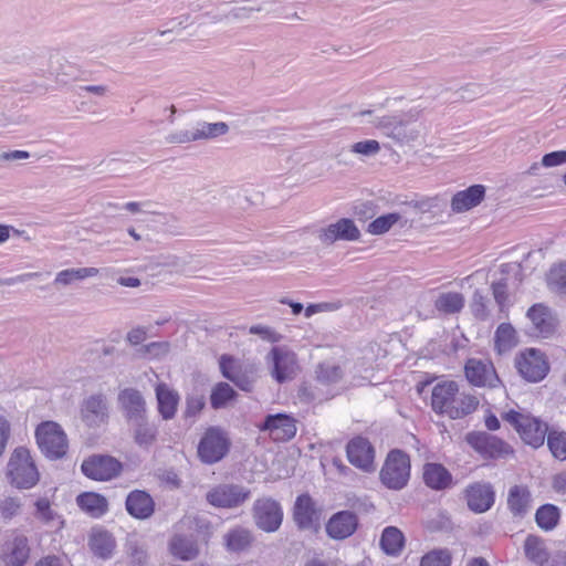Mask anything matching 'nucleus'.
I'll return each mask as SVG.
<instances>
[{
    "label": "nucleus",
    "mask_w": 566,
    "mask_h": 566,
    "mask_svg": "<svg viewBox=\"0 0 566 566\" xmlns=\"http://www.w3.org/2000/svg\"><path fill=\"white\" fill-rule=\"evenodd\" d=\"M219 367L222 376L243 391H251L258 379V367L254 363L227 354L220 357Z\"/></svg>",
    "instance_id": "nucleus-5"
},
{
    "label": "nucleus",
    "mask_w": 566,
    "mask_h": 566,
    "mask_svg": "<svg viewBox=\"0 0 566 566\" xmlns=\"http://www.w3.org/2000/svg\"><path fill=\"white\" fill-rule=\"evenodd\" d=\"M422 478L424 484L432 490H444L452 483L451 473L440 463H426Z\"/></svg>",
    "instance_id": "nucleus-30"
},
{
    "label": "nucleus",
    "mask_w": 566,
    "mask_h": 566,
    "mask_svg": "<svg viewBox=\"0 0 566 566\" xmlns=\"http://www.w3.org/2000/svg\"><path fill=\"white\" fill-rule=\"evenodd\" d=\"M410 458L406 452L391 450L380 470V481L390 490H401L410 479Z\"/></svg>",
    "instance_id": "nucleus-4"
},
{
    "label": "nucleus",
    "mask_w": 566,
    "mask_h": 566,
    "mask_svg": "<svg viewBox=\"0 0 566 566\" xmlns=\"http://www.w3.org/2000/svg\"><path fill=\"white\" fill-rule=\"evenodd\" d=\"M231 440L228 432L220 427H209L198 444V457L205 464L221 461L229 452Z\"/></svg>",
    "instance_id": "nucleus-6"
},
{
    "label": "nucleus",
    "mask_w": 566,
    "mask_h": 566,
    "mask_svg": "<svg viewBox=\"0 0 566 566\" xmlns=\"http://www.w3.org/2000/svg\"><path fill=\"white\" fill-rule=\"evenodd\" d=\"M566 164V150H555L542 157L541 165L546 168Z\"/></svg>",
    "instance_id": "nucleus-56"
},
{
    "label": "nucleus",
    "mask_w": 566,
    "mask_h": 566,
    "mask_svg": "<svg viewBox=\"0 0 566 566\" xmlns=\"http://www.w3.org/2000/svg\"><path fill=\"white\" fill-rule=\"evenodd\" d=\"M97 273L98 270L96 268L66 269L56 274L54 283L60 285H70L75 281L95 276Z\"/></svg>",
    "instance_id": "nucleus-41"
},
{
    "label": "nucleus",
    "mask_w": 566,
    "mask_h": 566,
    "mask_svg": "<svg viewBox=\"0 0 566 566\" xmlns=\"http://www.w3.org/2000/svg\"><path fill=\"white\" fill-rule=\"evenodd\" d=\"M464 440L483 459H496L512 451L506 442L485 431H470Z\"/></svg>",
    "instance_id": "nucleus-11"
},
{
    "label": "nucleus",
    "mask_w": 566,
    "mask_h": 566,
    "mask_svg": "<svg viewBox=\"0 0 566 566\" xmlns=\"http://www.w3.org/2000/svg\"><path fill=\"white\" fill-rule=\"evenodd\" d=\"M464 499L470 511L481 514L494 505L495 492L489 482H474L464 489Z\"/></svg>",
    "instance_id": "nucleus-15"
},
{
    "label": "nucleus",
    "mask_w": 566,
    "mask_h": 566,
    "mask_svg": "<svg viewBox=\"0 0 566 566\" xmlns=\"http://www.w3.org/2000/svg\"><path fill=\"white\" fill-rule=\"evenodd\" d=\"M268 358L272 361V376L277 382L282 384L293 378L297 367L296 356L293 352L283 347H273Z\"/></svg>",
    "instance_id": "nucleus-20"
},
{
    "label": "nucleus",
    "mask_w": 566,
    "mask_h": 566,
    "mask_svg": "<svg viewBox=\"0 0 566 566\" xmlns=\"http://www.w3.org/2000/svg\"><path fill=\"white\" fill-rule=\"evenodd\" d=\"M146 338V332L144 328L137 327L128 332L127 340L132 345H138L143 343Z\"/></svg>",
    "instance_id": "nucleus-63"
},
{
    "label": "nucleus",
    "mask_w": 566,
    "mask_h": 566,
    "mask_svg": "<svg viewBox=\"0 0 566 566\" xmlns=\"http://www.w3.org/2000/svg\"><path fill=\"white\" fill-rule=\"evenodd\" d=\"M381 549L390 556H397L401 553L405 545V536L396 526H387L380 536Z\"/></svg>",
    "instance_id": "nucleus-34"
},
{
    "label": "nucleus",
    "mask_w": 566,
    "mask_h": 566,
    "mask_svg": "<svg viewBox=\"0 0 566 566\" xmlns=\"http://www.w3.org/2000/svg\"><path fill=\"white\" fill-rule=\"evenodd\" d=\"M30 158V153L25 150H11L0 154V160H22Z\"/></svg>",
    "instance_id": "nucleus-62"
},
{
    "label": "nucleus",
    "mask_w": 566,
    "mask_h": 566,
    "mask_svg": "<svg viewBox=\"0 0 566 566\" xmlns=\"http://www.w3.org/2000/svg\"><path fill=\"white\" fill-rule=\"evenodd\" d=\"M128 424L133 428L134 441L140 448H149L156 441L158 430L154 423L149 422L148 417Z\"/></svg>",
    "instance_id": "nucleus-35"
},
{
    "label": "nucleus",
    "mask_w": 566,
    "mask_h": 566,
    "mask_svg": "<svg viewBox=\"0 0 566 566\" xmlns=\"http://www.w3.org/2000/svg\"><path fill=\"white\" fill-rule=\"evenodd\" d=\"M118 405L127 423L148 417L147 403L142 392L135 388H125L118 394Z\"/></svg>",
    "instance_id": "nucleus-17"
},
{
    "label": "nucleus",
    "mask_w": 566,
    "mask_h": 566,
    "mask_svg": "<svg viewBox=\"0 0 566 566\" xmlns=\"http://www.w3.org/2000/svg\"><path fill=\"white\" fill-rule=\"evenodd\" d=\"M346 454L350 464L365 471L375 470V449L368 439L364 437H355L348 441L346 446Z\"/></svg>",
    "instance_id": "nucleus-16"
},
{
    "label": "nucleus",
    "mask_w": 566,
    "mask_h": 566,
    "mask_svg": "<svg viewBox=\"0 0 566 566\" xmlns=\"http://www.w3.org/2000/svg\"><path fill=\"white\" fill-rule=\"evenodd\" d=\"M523 548L524 554L530 562L537 566H552V558H549V553L544 538L534 534H528L524 541Z\"/></svg>",
    "instance_id": "nucleus-28"
},
{
    "label": "nucleus",
    "mask_w": 566,
    "mask_h": 566,
    "mask_svg": "<svg viewBox=\"0 0 566 566\" xmlns=\"http://www.w3.org/2000/svg\"><path fill=\"white\" fill-rule=\"evenodd\" d=\"M532 495L523 485H514L509 490L507 507L514 517H523L530 510Z\"/></svg>",
    "instance_id": "nucleus-31"
},
{
    "label": "nucleus",
    "mask_w": 566,
    "mask_h": 566,
    "mask_svg": "<svg viewBox=\"0 0 566 566\" xmlns=\"http://www.w3.org/2000/svg\"><path fill=\"white\" fill-rule=\"evenodd\" d=\"M491 290H492L494 301L497 304L500 312L501 313L505 312L507 310V301H509L506 281L500 280L497 282H493L491 285Z\"/></svg>",
    "instance_id": "nucleus-52"
},
{
    "label": "nucleus",
    "mask_w": 566,
    "mask_h": 566,
    "mask_svg": "<svg viewBox=\"0 0 566 566\" xmlns=\"http://www.w3.org/2000/svg\"><path fill=\"white\" fill-rule=\"evenodd\" d=\"M504 421L509 422L520 434L521 439L528 446L537 449L545 442L548 432V424L542 419L532 416L530 412L509 410L502 415Z\"/></svg>",
    "instance_id": "nucleus-2"
},
{
    "label": "nucleus",
    "mask_w": 566,
    "mask_h": 566,
    "mask_svg": "<svg viewBox=\"0 0 566 566\" xmlns=\"http://www.w3.org/2000/svg\"><path fill=\"white\" fill-rule=\"evenodd\" d=\"M485 196V188L482 185H473L465 190L457 192L451 200V208L454 212H463L476 207Z\"/></svg>",
    "instance_id": "nucleus-27"
},
{
    "label": "nucleus",
    "mask_w": 566,
    "mask_h": 566,
    "mask_svg": "<svg viewBox=\"0 0 566 566\" xmlns=\"http://www.w3.org/2000/svg\"><path fill=\"white\" fill-rule=\"evenodd\" d=\"M125 507L130 516L137 520H147L155 512V501L146 491L134 490L128 493Z\"/></svg>",
    "instance_id": "nucleus-25"
},
{
    "label": "nucleus",
    "mask_w": 566,
    "mask_h": 566,
    "mask_svg": "<svg viewBox=\"0 0 566 566\" xmlns=\"http://www.w3.org/2000/svg\"><path fill=\"white\" fill-rule=\"evenodd\" d=\"M319 517L321 513L308 494H302L296 497L293 509V518L298 528L310 530L318 524Z\"/></svg>",
    "instance_id": "nucleus-24"
},
{
    "label": "nucleus",
    "mask_w": 566,
    "mask_h": 566,
    "mask_svg": "<svg viewBox=\"0 0 566 566\" xmlns=\"http://www.w3.org/2000/svg\"><path fill=\"white\" fill-rule=\"evenodd\" d=\"M298 396L301 399L310 402L314 400H323V397L318 396L312 388L303 386L298 391Z\"/></svg>",
    "instance_id": "nucleus-64"
},
{
    "label": "nucleus",
    "mask_w": 566,
    "mask_h": 566,
    "mask_svg": "<svg viewBox=\"0 0 566 566\" xmlns=\"http://www.w3.org/2000/svg\"><path fill=\"white\" fill-rule=\"evenodd\" d=\"M386 136L398 142H407L415 138L413 133L408 130L407 122L398 115L377 117L371 122Z\"/></svg>",
    "instance_id": "nucleus-26"
},
{
    "label": "nucleus",
    "mask_w": 566,
    "mask_h": 566,
    "mask_svg": "<svg viewBox=\"0 0 566 566\" xmlns=\"http://www.w3.org/2000/svg\"><path fill=\"white\" fill-rule=\"evenodd\" d=\"M90 547L93 554L102 559L112 557L115 548V539L106 531H98L91 535Z\"/></svg>",
    "instance_id": "nucleus-36"
},
{
    "label": "nucleus",
    "mask_w": 566,
    "mask_h": 566,
    "mask_svg": "<svg viewBox=\"0 0 566 566\" xmlns=\"http://www.w3.org/2000/svg\"><path fill=\"white\" fill-rule=\"evenodd\" d=\"M1 557L6 566H24L30 557L28 537L13 531L3 544Z\"/></svg>",
    "instance_id": "nucleus-18"
},
{
    "label": "nucleus",
    "mask_w": 566,
    "mask_h": 566,
    "mask_svg": "<svg viewBox=\"0 0 566 566\" xmlns=\"http://www.w3.org/2000/svg\"><path fill=\"white\" fill-rule=\"evenodd\" d=\"M526 316L531 321L530 335L547 338L554 334L556 323L547 306L541 303L534 304L528 308Z\"/></svg>",
    "instance_id": "nucleus-19"
},
{
    "label": "nucleus",
    "mask_w": 566,
    "mask_h": 566,
    "mask_svg": "<svg viewBox=\"0 0 566 566\" xmlns=\"http://www.w3.org/2000/svg\"><path fill=\"white\" fill-rule=\"evenodd\" d=\"M107 398L103 394L91 395L81 405V419L90 428H98L108 421Z\"/></svg>",
    "instance_id": "nucleus-14"
},
{
    "label": "nucleus",
    "mask_w": 566,
    "mask_h": 566,
    "mask_svg": "<svg viewBox=\"0 0 566 566\" xmlns=\"http://www.w3.org/2000/svg\"><path fill=\"white\" fill-rule=\"evenodd\" d=\"M464 306V297L458 292L441 293L434 301L437 311L443 314L459 313Z\"/></svg>",
    "instance_id": "nucleus-38"
},
{
    "label": "nucleus",
    "mask_w": 566,
    "mask_h": 566,
    "mask_svg": "<svg viewBox=\"0 0 566 566\" xmlns=\"http://www.w3.org/2000/svg\"><path fill=\"white\" fill-rule=\"evenodd\" d=\"M451 554L448 549H433L422 556L420 566H450Z\"/></svg>",
    "instance_id": "nucleus-51"
},
{
    "label": "nucleus",
    "mask_w": 566,
    "mask_h": 566,
    "mask_svg": "<svg viewBox=\"0 0 566 566\" xmlns=\"http://www.w3.org/2000/svg\"><path fill=\"white\" fill-rule=\"evenodd\" d=\"M22 510V501L18 496H6L0 500V517L8 523L18 516Z\"/></svg>",
    "instance_id": "nucleus-50"
},
{
    "label": "nucleus",
    "mask_w": 566,
    "mask_h": 566,
    "mask_svg": "<svg viewBox=\"0 0 566 566\" xmlns=\"http://www.w3.org/2000/svg\"><path fill=\"white\" fill-rule=\"evenodd\" d=\"M205 405V397L201 395L187 397L185 416L187 418L196 417L203 409Z\"/></svg>",
    "instance_id": "nucleus-55"
},
{
    "label": "nucleus",
    "mask_w": 566,
    "mask_h": 566,
    "mask_svg": "<svg viewBox=\"0 0 566 566\" xmlns=\"http://www.w3.org/2000/svg\"><path fill=\"white\" fill-rule=\"evenodd\" d=\"M318 238L326 244H332L337 240L357 241L360 238V231L352 219L342 218L322 229Z\"/></svg>",
    "instance_id": "nucleus-22"
},
{
    "label": "nucleus",
    "mask_w": 566,
    "mask_h": 566,
    "mask_svg": "<svg viewBox=\"0 0 566 566\" xmlns=\"http://www.w3.org/2000/svg\"><path fill=\"white\" fill-rule=\"evenodd\" d=\"M237 391L228 384L220 381L211 390L210 403L216 410L224 408L237 398Z\"/></svg>",
    "instance_id": "nucleus-40"
},
{
    "label": "nucleus",
    "mask_w": 566,
    "mask_h": 566,
    "mask_svg": "<svg viewBox=\"0 0 566 566\" xmlns=\"http://www.w3.org/2000/svg\"><path fill=\"white\" fill-rule=\"evenodd\" d=\"M189 18L190 15L189 14H182V15H179L177 18H174L171 20H169L166 24L169 25V28H167L166 30H160L159 31V34L160 35H166L170 32H174L175 30H182L186 28L188 21H189Z\"/></svg>",
    "instance_id": "nucleus-58"
},
{
    "label": "nucleus",
    "mask_w": 566,
    "mask_h": 566,
    "mask_svg": "<svg viewBox=\"0 0 566 566\" xmlns=\"http://www.w3.org/2000/svg\"><path fill=\"white\" fill-rule=\"evenodd\" d=\"M251 496V491L240 484L223 483L212 488L206 500L216 507L234 509L242 505Z\"/></svg>",
    "instance_id": "nucleus-10"
},
{
    "label": "nucleus",
    "mask_w": 566,
    "mask_h": 566,
    "mask_svg": "<svg viewBox=\"0 0 566 566\" xmlns=\"http://www.w3.org/2000/svg\"><path fill=\"white\" fill-rule=\"evenodd\" d=\"M171 553L182 560L193 559L198 549L192 541L182 535H176L170 543Z\"/></svg>",
    "instance_id": "nucleus-42"
},
{
    "label": "nucleus",
    "mask_w": 566,
    "mask_h": 566,
    "mask_svg": "<svg viewBox=\"0 0 566 566\" xmlns=\"http://www.w3.org/2000/svg\"><path fill=\"white\" fill-rule=\"evenodd\" d=\"M464 374L468 381L474 387L494 389L502 386L495 367L489 359L469 358L464 366Z\"/></svg>",
    "instance_id": "nucleus-12"
},
{
    "label": "nucleus",
    "mask_w": 566,
    "mask_h": 566,
    "mask_svg": "<svg viewBox=\"0 0 566 566\" xmlns=\"http://www.w3.org/2000/svg\"><path fill=\"white\" fill-rule=\"evenodd\" d=\"M7 475L11 485L20 490L31 489L39 482V471L27 448L18 447L13 450Z\"/></svg>",
    "instance_id": "nucleus-3"
},
{
    "label": "nucleus",
    "mask_w": 566,
    "mask_h": 566,
    "mask_svg": "<svg viewBox=\"0 0 566 566\" xmlns=\"http://www.w3.org/2000/svg\"><path fill=\"white\" fill-rule=\"evenodd\" d=\"M380 150V145L375 139H367L355 143L350 146V151L363 156H374Z\"/></svg>",
    "instance_id": "nucleus-54"
},
{
    "label": "nucleus",
    "mask_w": 566,
    "mask_h": 566,
    "mask_svg": "<svg viewBox=\"0 0 566 566\" xmlns=\"http://www.w3.org/2000/svg\"><path fill=\"white\" fill-rule=\"evenodd\" d=\"M358 527V517L350 511H340L332 515L326 524V533L333 539H345Z\"/></svg>",
    "instance_id": "nucleus-23"
},
{
    "label": "nucleus",
    "mask_w": 566,
    "mask_h": 566,
    "mask_svg": "<svg viewBox=\"0 0 566 566\" xmlns=\"http://www.w3.org/2000/svg\"><path fill=\"white\" fill-rule=\"evenodd\" d=\"M342 369L332 364H319L316 369V381L323 386H329L340 380Z\"/></svg>",
    "instance_id": "nucleus-48"
},
{
    "label": "nucleus",
    "mask_w": 566,
    "mask_h": 566,
    "mask_svg": "<svg viewBox=\"0 0 566 566\" xmlns=\"http://www.w3.org/2000/svg\"><path fill=\"white\" fill-rule=\"evenodd\" d=\"M484 87L480 84L470 83L461 88V97L464 99L472 101L478 95L483 94Z\"/></svg>",
    "instance_id": "nucleus-60"
},
{
    "label": "nucleus",
    "mask_w": 566,
    "mask_h": 566,
    "mask_svg": "<svg viewBox=\"0 0 566 566\" xmlns=\"http://www.w3.org/2000/svg\"><path fill=\"white\" fill-rule=\"evenodd\" d=\"M41 276V273L39 272H29V273H23V274H20V275H17V276H12V277H7V279H0V285H14V284H18V283H24V282H28L30 280H33V279H36Z\"/></svg>",
    "instance_id": "nucleus-59"
},
{
    "label": "nucleus",
    "mask_w": 566,
    "mask_h": 566,
    "mask_svg": "<svg viewBox=\"0 0 566 566\" xmlns=\"http://www.w3.org/2000/svg\"><path fill=\"white\" fill-rule=\"evenodd\" d=\"M165 140L168 144H188L191 142H197L195 126L190 129H179L169 133Z\"/></svg>",
    "instance_id": "nucleus-53"
},
{
    "label": "nucleus",
    "mask_w": 566,
    "mask_h": 566,
    "mask_svg": "<svg viewBox=\"0 0 566 566\" xmlns=\"http://www.w3.org/2000/svg\"><path fill=\"white\" fill-rule=\"evenodd\" d=\"M490 300L480 290H475L470 304L473 316L479 321H488L490 318L489 310Z\"/></svg>",
    "instance_id": "nucleus-49"
},
{
    "label": "nucleus",
    "mask_w": 566,
    "mask_h": 566,
    "mask_svg": "<svg viewBox=\"0 0 566 566\" xmlns=\"http://www.w3.org/2000/svg\"><path fill=\"white\" fill-rule=\"evenodd\" d=\"M36 443L42 453L52 460L61 459L67 451L66 434L60 424L45 421L35 430Z\"/></svg>",
    "instance_id": "nucleus-7"
},
{
    "label": "nucleus",
    "mask_w": 566,
    "mask_h": 566,
    "mask_svg": "<svg viewBox=\"0 0 566 566\" xmlns=\"http://www.w3.org/2000/svg\"><path fill=\"white\" fill-rule=\"evenodd\" d=\"M479 403V399L474 395L460 391L459 384L454 380L439 381L432 387V410L450 419H462L473 413Z\"/></svg>",
    "instance_id": "nucleus-1"
},
{
    "label": "nucleus",
    "mask_w": 566,
    "mask_h": 566,
    "mask_svg": "<svg viewBox=\"0 0 566 566\" xmlns=\"http://www.w3.org/2000/svg\"><path fill=\"white\" fill-rule=\"evenodd\" d=\"M547 286L557 294H566V262L554 264L549 269Z\"/></svg>",
    "instance_id": "nucleus-44"
},
{
    "label": "nucleus",
    "mask_w": 566,
    "mask_h": 566,
    "mask_svg": "<svg viewBox=\"0 0 566 566\" xmlns=\"http://www.w3.org/2000/svg\"><path fill=\"white\" fill-rule=\"evenodd\" d=\"M81 470L88 479L108 481L120 473L122 463L111 455L97 454L85 459Z\"/></svg>",
    "instance_id": "nucleus-13"
},
{
    "label": "nucleus",
    "mask_w": 566,
    "mask_h": 566,
    "mask_svg": "<svg viewBox=\"0 0 566 566\" xmlns=\"http://www.w3.org/2000/svg\"><path fill=\"white\" fill-rule=\"evenodd\" d=\"M260 429L269 431L275 441H289L295 437L297 430L295 419L285 413L266 416Z\"/></svg>",
    "instance_id": "nucleus-21"
},
{
    "label": "nucleus",
    "mask_w": 566,
    "mask_h": 566,
    "mask_svg": "<svg viewBox=\"0 0 566 566\" xmlns=\"http://www.w3.org/2000/svg\"><path fill=\"white\" fill-rule=\"evenodd\" d=\"M252 517L258 528L273 533L280 528L283 522V509L276 500L270 496L259 497L253 503Z\"/></svg>",
    "instance_id": "nucleus-9"
},
{
    "label": "nucleus",
    "mask_w": 566,
    "mask_h": 566,
    "mask_svg": "<svg viewBox=\"0 0 566 566\" xmlns=\"http://www.w3.org/2000/svg\"><path fill=\"white\" fill-rule=\"evenodd\" d=\"M9 436L10 424L3 417H0V457L4 452Z\"/></svg>",
    "instance_id": "nucleus-61"
},
{
    "label": "nucleus",
    "mask_w": 566,
    "mask_h": 566,
    "mask_svg": "<svg viewBox=\"0 0 566 566\" xmlns=\"http://www.w3.org/2000/svg\"><path fill=\"white\" fill-rule=\"evenodd\" d=\"M33 517L44 525H51L57 518L59 514L52 509L51 502L46 496L39 497L33 503Z\"/></svg>",
    "instance_id": "nucleus-43"
},
{
    "label": "nucleus",
    "mask_w": 566,
    "mask_h": 566,
    "mask_svg": "<svg viewBox=\"0 0 566 566\" xmlns=\"http://www.w3.org/2000/svg\"><path fill=\"white\" fill-rule=\"evenodd\" d=\"M560 511L554 504H544L535 513L536 524L546 532L554 530L558 525Z\"/></svg>",
    "instance_id": "nucleus-39"
},
{
    "label": "nucleus",
    "mask_w": 566,
    "mask_h": 566,
    "mask_svg": "<svg viewBox=\"0 0 566 566\" xmlns=\"http://www.w3.org/2000/svg\"><path fill=\"white\" fill-rule=\"evenodd\" d=\"M517 344L515 328L510 323H501L494 335V345L496 350L502 354L511 350Z\"/></svg>",
    "instance_id": "nucleus-37"
},
{
    "label": "nucleus",
    "mask_w": 566,
    "mask_h": 566,
    "mask_svg": "<svg viewBox=\"0 0 566 566\" xmlns=\"http://www.w3.org/2000/svg\"><path fill=\"white\" fill-rule=\"evenodd\" d=\"M197 140L212 139L218 136L226 135L229 132V126L224 122L207 123L198 122L195 125Z\"/></svg>",
    "instance_id": "nucleus-45"
},
{
    "label": "nucleus",
    "mask_w": 566,
    "mask_h": 566,
    "mask_svg": "<svg viewBox=\"0 0 566 566\" xmlns=\"http://www.w3.org/2000/svg\"><path fill=\"white\" fill-rule=\"evenodd\" d=\"M223 539L228 552L241 553L251 547L254 537L249 528L235 526L227 532Z\"/></svg>",
    "instance_id": "nucleus-32"
},
{
    "label": "nucleus",
    "mask_w": 566,
    "mask_h": 566,
    "mask_svg": "<svg viewBox=\"0 0 566 566\" xmlns=\"http://www.w3.org/2000/svg\"><path fill=\"white\" fill-rule=\"evenodd\" d=\"M520 376L527 382H539L549 373L551 366L544 352L537 348H525L514 359Z\"/></svg>",
    "instance_id": "nucleus-8"
},
{
    "label": "nucleus",
    "mask_w": 566,
    "mask_h": 566,
    "mask_svg": "<svg viewBox=\"0 0 566 566\" xmlns=\"http://www.w3.org/2000/svg\"><path fill=\"white\" fill-rule=\"evenodd\" d=\"M546 438L553 457L560 461L566 460V432L548 430Z\"/></svg>",
    "instance_id": "nucleus-46"
},
{
    "label": "nucleus",
    "mask_w": 566,
    "mask_h": 566,
    "mask_svg": "<svg viewBox=\"0 0 566 566\" xmlns=\"http://www.w3.org/2000/svg\"><path fill=\"white\" fill-rule=\"evenodd\" d=\"M250 334L259 335L263 339L276 343L281 339V336L271 327L264 325H253L249 329Z\"/></svg>",
    "instance_id": "nucleus-57"
},
{
    "label": "nucleus",
    "mask_w": 566,
    "mask_h": 566,
    "mask_svg": "<svg viewBox=\"0 0 566 566\" xmlns=\"http://www.w3.org/2000/svg\"><path fill=\"white\" fill-rule=\"evenodd\" d=\"M76 503L82 511L90 514L92 517H101L108 510L107 500L93 492L82 493L76 497Z\"/></svg>",
    "instance_id": "nucleus-33"
},
{
    "label": "nucleus",
    "mask_w": 566,
    "mask_h": 566,
    "mask_svg": "<svg viewBox=\"0 0 566 566\" xmlns=\"http://www.w3.org/2000/svg\"><path fill=\"white\" fill-rule=\"evenodd\" d=\"M400 219L401 216L397 212L382 214L368 224L367 232L374 235L384 234L388 232Z\"/></svg>",
    "instance_id": "nucleus-47"
},
{
    "label": "nucleus",
    "mask_w": 566,
    "mask_h": 566,
    "mask_svg": "<svg viewBox=\"0 0 566 566\" xmlns=\"http://www.w3.org/2000/svg\"><path fill=\"white\" fill-rule=\"evenodd\" d=\"M156 399L158 412L164 420H170L176 416L179 402L177 391L170 389L166 384L160 382L156 386Z\"/></svg>",
    "instance_id": "nucleus-29"
}]
</instances>
